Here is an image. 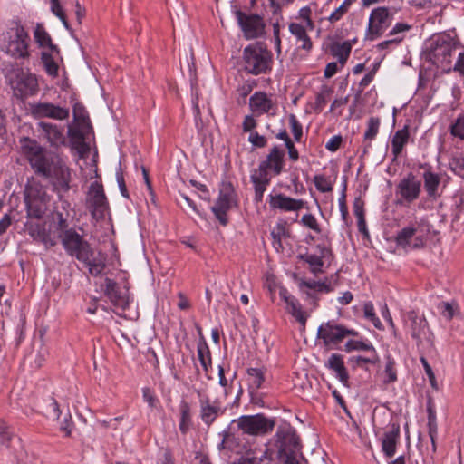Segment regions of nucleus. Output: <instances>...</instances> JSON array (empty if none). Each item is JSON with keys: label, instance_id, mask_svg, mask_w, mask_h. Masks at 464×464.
<instances>
[{"label": "nucleus", "instance_id": "338daca9", "mask_svg": "<svg viewBox=\"0 0 464 464\" xmlns=\"http://www.w3.org/2000/svg\"><path fill=\"white\" fill-rule=\"evenodd\" d=\"M342 141L343 139L340 135L333 136L325 144V148L328 150L334 152L340 148Z\"/></svg>", "mask_w": 464, "mask_h": 464}, {"label": "nucleus", "instance_id": "6e6d98bb", "mask_svg": "<svg viewBox=\"0 0 464 464\" xmlns=\"http://www.w3.org/2000/svg\"><path fill=\"white\" fill-rule=\"evenodd\" d=\"M450 165L457 175L464 178V156L453 158L450 161Z\"/></svg>", "mask_w": 464, "mask_h": 464}, {"label": "nucleus", "instance_id": "8fccbe9b", "mask_svg": "<svg viewBox=\"0 0 464 464\" xmlns=\"http://www.w3.org/2000/svg\"><path fill=\"white\" fill-rule=\"evenodd\" d=\"M345 351L346 352H352V351H368L372 350L373 351V345L371 343H364L362 341H353L350 340L348 341L345 345Z\"/></svg>", "mask_w": 464, "mask_h": 464}, {"label": "nucleus", "instance_id": "680f3d73", "mask_svg": "<svg viewBox=\"0 0 464 464\" xmlns=\"http://www.w3.org/2000/svg\"><path fill=\"white\" fill-rule=\"evenodd\" d=\"M353 213L357 220L365 218L364 203L360 198H356L353 202Z\"/></svg>", "mask_w": 464, "mask_h": 464}, {"label": "nucleus", "instance_id": "f704fd0d", "mask_svg": "<svg viewBox=\"0 0 464 464\" xmlns=\"http://www.w3.org/2000/svg\"><path fill=\"white\" fill-rule=\"evenodd\" d=\"M179 430L182 434H187L192 426V415L191 407L185 400H182L179 403Z\"/></svg>", "mask_w": 464, "mask_h": 464}, {"label": "nucleus", "instance_id": "5701e85b", "mask_svg": "<svg viewBox=\"0 0 464 464\" xmlns=\"http://www.w3.org/2000/svg\"><path fill=\"white\" fill-rule=\"evenodd\" d=\"M284 156L285 151L279 149L277 146H274L269 153L267 154L266 160H262L259 163L258 169L268 172V170H272L275 175H279L284 167Z\"/></svg>", "mask_w": 464, "mask_h": 464}, {"label": "nucleus", "instance_id": "a19ab883", "mask_svg": "<svg viewBox=\"0 0 464 464\" xmlns=\"http://www.w3.org/2000/svg\"><path fill=\"white\" fill-rule=\"evenodd\" d=\"M247 374L250 387L256 390L261 388L265 381L264 370L260 368H249L247 370Z\"/></svg>", "mask_w": 464, "mask_h": 464}, {"label": "nucleus", "instance_id": "de8ad7c7", "mask_svg": "<svg viewBox=\"0 0 464 464\" xmlns=\"http://www.w3.org/2000/svg\"><path fill=\"white\" fill-rule=\"evenodd\" d=\"M364 317L371 321L377 329H382V324L374 312L373 304L371 302L365 303L363 305Z\"/></svg>", "mask_w": 464, "mask_h": 464}, {"label": "nucleus", "instance_id": "37998d69", "mask_svg": "<svg viewBox=\"0 0 464 464\" xmlns=\"http://www.w3.org/2000/svg\"><path fill=\"white\" fill-rule=\"evenodd\" d=\"M450 134L464 140V112L460 113L450 126Z\"/></svg>", "mask_w": 464, "mask_h": 464}, {"label": "nucleus", "instance_id": "4be33fe9", "mask_svg": "<svg viewBox=\"0 0 464 464\" xmlns=\"http://www.w3.org/2000/svg\"><path fill=\"white\" fill-rule=\"evenodd\" d=\"M53 179V184L58 191L67 192L70 189L71 172L69 168L63 163L60 160L51 169L50 178Z\"/></svg>", "mask_w": 464, "mask_h": 464}, {"label": "nucleus", "instance_id": "dca6fc26", "mask_svg": "<svg viewBox=\"0 0 464 464\" xmlns=\"http://www.w3.org/2000/svg\"><path fill=\"white\" fill-rule=\"evenodd\" d=\"M199 402V417L204 424L210 426L217 418L223 414L224 411L220 403L217 401H211L210 398L204 394L201 391L198 390Z\"/></svg>", "mask_w": 464, "mask_h": 464}, {"label": "nucleus", "instance_id": "b1692460", "mask_svg": "<svg viewBox=\"0 0 464 464\" xmlns=\"http://www.w3.org/2000/svg\"><path fill=\"white\" fill-rule=\"evenodd\" d=\"M37 131L40 132L52 146L58 147L64 144L65 139L63 133V128L50 122L40 121L36 125Z\"/></svg>", "mask_w": 464, "mask_h": 464}, {"label": "nucleus", "instance_id": "e2e57ef3", "mask_svg": "<svg viewBox=\"0 0 464 464\" xmlns=\"http://www.w3.org/2000/svg\"><path fill=\"white\" fill-rule=\"evenodd\" d=\"M420 362L424 368V371L426 372V374L428 375L429 377V380H430V382L431 384L432 387H435L436 385V380H435V374L432 371V368L431 366L429 364L427 359L423 356L420 357Z\"/></svg>", "mask_w": 464, "mask_h": 464}, {"label": "nucleus", "instance_id": "69168bd1", "mask_svg": "<svg viewBox=\"0 0 464 464\" xmlns=\"http://www.w3.org/2000/svg\"><path fill=\"white\" fill-rule=\"evenodd\" d=\"M256 121L252 115H246L242 123V129L245 132L255 131L254 129L256 127Z\"/></svg>", "mask_w": 464, "mask_h": 464}, {"label": "nucleus", "instance_id": "cd10ccee", "mask_svg": "<svg viewBox=\"0 0 464 464\" xmlns=\"http://www.w3.org/2000/svg\"><path fill=\"white\" fill-rule=\"evenodd\" d=\"M34 39L39 48L47 49L60 55L59 47L53 44V40L49 33L45 30L41 23H37L34 30Z\"/></svg>", "mask_w": 464, "mask_h": 464}, {"label": "nucleus", "instance_id": "4c0bfd02", "mask_svg": "<svg viewBox=\"0 0 464 464\" xmlns=\"http://www.w3.org/2000/svg\"><path fill=\"white\" fill-rule=\"evenodd\" d=\"M198 357L206 372H208V368L211 367V353L206 341L201 338L197 347Z\"/></svg>", "mask_w": 464, "mask_h": 464}, {"label": "nucleus", "instance_id": "c85d7f7f", "mask_svg": "<svg viewBox=\"0 0 464 464\" xmlns=\"http://www.w3.org/2000/svg\"><path fill=\"white\" fill-rule=\"evenodd\" d=\"M325 366L336 373V377L340 382L347 386L349 375L344 366L343 357L339 353H333L329 357Z\"/></svg>", "mask_w": 464, "mask_h": 464}, {"label": "nucleus", "instance_id": "3c124183", "mask_svg": "<svg viewBox=\"0 0 464 464\" xmlns=\"http://www.w3.org/2000/svg\"><path fill=\"white\" fill-rule=\"evenodd\" d=\"M289 123L291 126V130L294 135V139L296 141H300L303 136V127L300 122L297 121L296 117L294 114H291L289 117Z\"/></svg>", "mask_w": 464, "mask_h": 464}, {"label": "nucleus", "instance_id": "f257e3e1", "mask_svg": "<svg viewBox=\"0 0 464 464\" xmlns=\"http://www.w3.org/2000/svg\"><path fill=\"white\" fill-rule=\"evenodd\" d=\"M61 243L72 257L76 258L88 267L89 274L92 276L102 275L106 267L105 259L94 256V250L91 244L83 238L75 229H65L60 235Z\"/></svg>", "mask_w": 464, "mask_h": 464}, {"label": "nucleus", "instance_id": "f3484780", "mask_svg": "<svg viewBox=\"0 0 464 464\" xmlns=\"http://www.w3.org/2000/svg\"><path fill=\"white\" fill-rule=\"evenodd\" d=\"M316 249L318 250L319 255L306 252L297 256L299 260H302L309 265V270L314 276L324 273V259H329L333 257L332 249L325 245L318 244L316 246Z\"/></svg>", "mask_w": 464, "mask_h": 464}, {"label": "nucleus", "instance_id": "7c9ffc66", "mask_svg": "<svg viewBox=\"0 0 464 464\" xmlns=\"http://www.w3.org/2000/svg\"><path fill=\"white\" fill-rule=\"evenodd\" d=\"M251 111L256 115L269 112L273 107L271 99L265 92H255L249 99Z\"/></svg>", "mask_w": 464, "mask_h": 464}, {"label": "nucleus", "instance_id": "6e6552de", "mask_svg": "<svg viewBox=\"0 0 464 464\" xmlns=\"http://www.w3.org/2000/svg\"><path fill=\"white\" fill-rule=\"evenodd\" d=\"M359 334L334 320L322 324L317 330V339L322 340L324 346L330 347L341 343L348 336H357Z\"/></svg>", "mask_w": 464, "mask_h": 464}, {"label": "nucleus", "instance_id": "2f4dec72", "mask_svg": "<svg viewBox=\"0 0 464 464\" xmlns=\"http://www.w3.org/2000/svg\"><path fill=\"white\" fill-rule=\"evenodd\" d=\"M381 121L378 117H371L367 121V129L363 135L362 154L366 155L372 149V141L379 133Z\"/></svg>", "mask_w": 464, "mask_h": 464}, {"label": "nucleus", "instance_id": "13d9d810", "mask_svg": "<svg viewBox=\"0 0 464 464\" xmlns=\"http://www.w3.org/2000/svg\"><path fill=\"white\" fill-rule=\"evenodd\" d=\"M438 308L441 314L447 319L451 320L454 316V308L452 304L448 302H441L439 304Z\"/></svg>", "mask_w": 464, "mask_h": 464}, {"label": "nucleus", "instance_id": "58836bf2", "mask_svg": "<svg viewBox=\"0 0 464 464\" xmlns=\"http://www.w3.org/2000/svg\"><path fill=\"white\" fill-rule=\"evenodd\" d=\"M288 312L303 325H305L306 316L302 310V306L298 300L293 296L286 300Z\"/></svg>", "mask_w": 464, "mask_h": 464}, {"label": "nucleus", "instance_id": "774afa93", "mask_svg": "<svg viewBox=\"0 0 464 464\" xmlns=\"http://www.w3.org/2000/svg\"><path fill=\"white\" fill-rule=\"evenodd\" d=\"M285 235L286 227L285 223H277L274 230L271 232V236L274 240H280V238Z\"/></svg>", "mask_w": 464, "mask_h": 464}, {"label": "nucleus", "instance_id": "603ef678", "mask_svg": "<svg viewBox=\"0 0 464 464\" xmlns=\"http://www.w3.org/2000/svg\"><path fill=\"white\" fill-rule=\"evenodd\" d=\"M301 223L317 233L321 232L319 224L315 217L312 214H304L301 218Z\"/></svg>", "mask_w": 464, "mask_h": 464}, {"label": "nucleus", "instance_id": "a211bd4d", "mask_svg": "<svg viewBox=\"0 0 464 464\" xmlns=\"http://www.w3.org/2000/svg\"><path fill=\"white\" fill-rule=\"evenodd\" d=\"M32 115L36 119L51 118L65 120L69 117V111L51 102H36L30 105Z\"/></svg>", "mask_w": 464, "mask_h": 464}, {"label": "nucleus", "instance_id": "72a5a7b5", "mask_svg": "<svg viewBox=\"0 0 464 464\" xmlns=\"http://www.w3.org/2000/svg\"><path fill=\"white\" fill-rule=\"evenodd\" d=\"M289 31L296 38L297 41L302 43V49L305 51H310L312 49V41L307 34L306 29L304 25L297 23H291L289 24Z\"/></svg>", "mask_w": 464, "mask_h": 464}, {"label": "nucleus", "instance_id": "2eb2a0df", "mask_svg": "<svg viewBox=\"0 0 464 464\" xmlns=\"http://www.w3.org/2000/svg\"><path fill=\"white\" fill-rule=\"evenodd\" d=\"M237 22L247 39H255L264 33L265 24L258 14H246L242 11H237Z\"/></svg>", "mask_w": 464, "mask_h": 464}, {"label": "nucleus", "instance_id": "a18cd8bd", "mask_svg": "<svg viewBox=\"0 0 464 464\" xmlns=\"http://www.w3.org/2000/svg\"><path fill=\"white\" fill-rule=\"evenodd\" d=\"M428 430H429V436L430 438L431 444H432V451L435 452L436 451L435 440H436V436H437V432H438V426H437L436 416L431 411H429V415H428Z\"/></svg>", "mask_w": 464, "mask_h": 464}, {"label": "nucleus", "instance_id": "5fc2aeb1", "mask_svg": "<svg viewBox=\"0 0 464 464\" xmlns=\"http://www.w3.org/2000/svg\"><path fill=\"white\" fill-rule=\"evenodd\" d=\"M248 141L256 148H264L266 146L267 140L265 136L260 135L257 131H252L249 134Z\"/></svg>", "mask_w": 464, "mask_h": 464}, {"label": "nucleus", "instance_id": "bb28decb", "mask_svg": "<svg viewBox=\"0 0 464 464\" xmlns=\"http://www.w3.org/2000/svg\"><path fill=\"white\" fill-rule=\"evenodd\" d=\"M399 437L400 426L393 423L391 430L384 433L382 440V450L387 458H392L395 455Z\"/></svg>", "mask_w": 464, "mask_h": 464}, {"label": "nucleus", "instance_id": "0e129e2a", "mask_svg": "<svg viewBox=\"0 0 464 464\" xmlns=\"http://www.w3.org/2000/svg\"><path fill=\"white\" fill-rule=\"evenodd\" d=\"M116 179H117V182H118V185H119V188H120L121 194L124 198H129V193H128L127 187H126V184H125L123 173H122L121 169H119V170H117V172H116Z\"/></svg>", "mask_w": 464, "mask_h": 464}, {"label": "nucleus", "instance_id": "c9c22d12", "mask_svg": "<svg viewBox=\"0 0 464 464\" xmlns=\"http://www.w3.org/2000/svg\"><path fill=\"white\" fill-rule=\"evenodd\" d=\"M55 56H58L56 53H53L50 50L41 53V62L47 74L52 77H57L59 72V66L55 61Z\"/></svg>", "mask_w": 464, "mask_h": 464}, {"label": "nucleus", "instance_id": "e433bc0d", "mask_svg": "<svg viewBox=\"0 0 464 464\" xmlns=\"http://www.w3.org/2000/svg\"><path fill=\"white\" fill-rule=\"evenodd\" d=\"M333 56L337 58L339 63L343 65L352 51V44L349 41H345L342 44L334 43L330 47Z\"/></svg>", "mask_w": 464, "mask_h": 464}, {"label": "nucleus", "instance_id": "20e7f679", "mask_svg": "<svg viewBox=\"0 0 464 464\" xmlns=\"http://www.w3.org/2000/svg\"><path fill=\"white\" fill-rule=\"evenodd\" d=\"M25 218H44L48 209L49 198L44 186L34 178L28 179L24 192Z\"/></svg>", "mask_w": 464, "mask_h": 464}, {"label": "nucleus", "instance_id": "39448f33", "mask_svg": "<svg viewBox=\"0 0 464 464\" xmlns=\"http://www.w3.org/2000/svg\"><path fill=\"white\" fill-rule=\"evenodd\" d=\"M22 148L34 172L44 178H50L51 169L58 159L47 154L36 140L29 138L24 140Z\"/></svg>", "mask_w": 464, "mask_h": 464}, {"label": "nucleus", "instance_id": "6ab92c4d", "mask_svg": "<svg viewBox=\"0 0 464 464\" xmlns=\"http://www.w3.org/2000/svg\"><path fill=\"white\" fill-rule=\"evenodd\" d=\"M268 203L271 209H279L281 211H298L304 208L305 202L303 199H296L285 194L278 193L268 196Z\"/></svg>", "mask_w": 464, "mask_h": 464}, {"label": "nucleus", "instance_id": "a878e982", "mask_svg": "<svg viewBox=\"0 0 464 464\" xmlns=\"http://www.w3.org/2000/svg\"><path fill=\"white\" fill-rule=\"evenodd\" d=\"M250 179L254 185V200L256 203H261L263 200L264 193L266 190V187L271 181V177L269 176L268 172H264L258 169H255L251 172Z\"/></svg>", "mask_w": 464, "mask_h": 464}, {"label": "nucleus", "instance_id": "aec40b11", "mask_svg": "<svg viewBox=\"0 0 464 464\" xmlns=\"http://www.w3.org/2000/svg\"><path fill=\"white\" fill-rule=\"evenodd\" d=\"M38 91V82L35 75L32 73L22 74L14 87V96L24 101L29 96L34 95Z\"/></svg>", "mask_w": 464, "mask_h": 464}, {"label": "nucleus", "instance_id": "79ce46f5", "mask_svg": "<svg viewBox=\"0 0 464 464\" xmlns=\"http://www.w3.org/2000/svg\"><path fill=\"white\" fill-rule=\"evenodd\" d=\"M386 364L384 369V383H392L397 381V372L395 369V360L391 355H386Z\"/></svg>", "mask_w": 464, "mask_h": 464}, {"label": "nucleus", "instance_id": "ddd939ff", "mask_svg": "<svg viewBox=\"0 0 464 464\" xmlns=\"http://www.w3.org/2000/svg\"><path fill=\"white\" fill-rule=\"evenodd\" d=\"M86 207L92 217L96 220L104 218L106 212L109 210V202L103 186L99 181L91 183L86 195Z\"/></svg>", "mask_w": 464, "mask_h": 464}, {"label": "nucleus", "instance_id": "423d86ee", "mask_svg": "<svg viewBox=\"0 0 464 464\" xmlns=\"http://www.w3.org/2000/svg\"><path fill=\"white\" fill-rule=\"evenodd\" d=\"M245 70L258 75L266 73L272 69V54L262 44H254L246 46L243 52Z\"/></svg>", "mask_w": 464, "mask_h": 464}, {"label": "nucleus", "instance_id": "7ed1b4c3", "mask_svg": "<svg viewBox=\"0 0 464 464\" xmlns=\"http://www.w3.org/2000/svg\"><path fill=\"white\" fill-rule=\"evenodd\" d=\"M277 455L283 459V464H307L305 460L299 461L298 457L303 459L301 452L302 446L300 438L292 428L279 429L276 433Z\"/></svg>", "mask_w": 464, "mask_h": 464}, {"label": "nucleus", "instance_id": "ea45409f", "mask_svg": "<svg viewBox=\"0 0 464 464\" xmlns=\"http://www.w3.org/2000/svg\"><path fill=\"white\" fill-rule=\"evenodd\" d=\"M370 354L369 356H353L350 358V362L353 364V366H359L362 367L364 363H370V364H377L380 362V357L377 353V351L375 348L372 350L367 351Z\"/></svg>", "mask_w": 464, "mask_h": 464}, {"label": "nucleus", "instance_id": "c756f323", "mask_svg": "<svg viewBox=\"0 0 464 464\" xmlns=\"http://www.w3.org/2000/svg\"><path fill=\"white\" fill-rule=\"evenodd\" d=\"M410 140L409 126L405 125L402 129L396 130L392 138V153L393 155L392 160H396L401 154L404 147Z\"/></svg>", "mask_w": 464, "mask_h": 464}, {"label": "nucleus", "instance_id": "4468645a", "mask_svg": "<svg viewBox=\"0 0 464 464\" xmlns=\"http://www.w3.org/2000/svg\"><path fill=\"white\" fill-rule=\"evenodd\" d=\"M421 191V181L413 173H408L396 186V194L400 203L411 204L419 198Z\"/></svg>", "mask_w": 464, "mask_h": 464}, {"label": "nucleus", "instance_id": "49530a36", "mask_svg": "<svg viewBox=\"0 0 464 464\" xmlns=\"http://www.w3.org/2000/svg\"><path fill=\"white\" fill-rule=\"evenodd\" d=\"M300 286H304L309 289L316 290L318 292L330 293L333 291V287L330 284L317 281H302Z\"/></svg>", "mask_w": 464, "mask_h": 464}, {"label": "nucleus", "instance_id": "09e8293b", "mask_svg": "<svg viewBox=\"0 0 464 464\" xmlns=\"http://www.w3.org/2000/svg\"><path fill=\"white\" fill-rule=\"evenodd\" d=\"M314 183L320 192L325 193L333 190L332 182L324 175H315L314 177Z\"/></svg>", "mask_w": 464, "mask_h": 464}, {"label": "nucleus", "instance_id": "9b49d317", "mask_svg": "<svg viewBox=\"0 0 464 464\" xmlns=\"http://www.w3.org/2000/svg\"><path fill=\"white\" fill-rule=\"evenodd\" d=\"M24 231L36 243L43 244L46 248L56 245L57 241L52 235L50 226L44 218H25Z\"/></svg>", "mask_w": 464, "mask_h": 464}, {"label": "nucleus", "instance_id": "052dcab7", "mask_svg": "<svg viewBox=\"0 0 464 464\" xmlns=\"http://www.w3.org/2000/svg\"><path fill=\"white\" fill-rule=\"evenodd\" d=\"M15 437L12 434V432L5 427H0V444L5 445L6 447H10V443L13 439Z\"/></svg>", "mask_w": 464, "mask_h": 464}, {"label": "nucleus", "instance_id": "473e14b6", "mask_svg": "<svg viewBox=\"0 0 464 464\" xmlns=\"http://www.w3.org/2000/svg\"><path fill=\"white\" fill-rule=\"evenodd\" d=\"M422 178L427 195L434 200L437 199L440 196V193L439 192L441 181L440 176L430 170H426L423 172Z\"/></svg>", "mask_w": 464, "mask_h": 464}, {"label": "nucleus", "instance_id": "f8f14e48", "mask_svg": "<svg viewBox=\"0 0 464 464\" xmlns=\"http://www.w3.org/2000/svg\"><path fill=\"white\" fill-rule=\"evenodd\" d=\"M392 20L393 15L390 13L388 7L374 8L369 17L365 38L370 41L378 39L391 26Z\"/></svg>", "mask_w": 464, "mask_h": 464}, {"label": "nucleus", "instance_id": "9d476101", "mask_svg": "<svg viewBox=\"0 0 464 464\" xmlns=\"http://www.w3.org/2000/svg\"><path fill=\"white\" fill-rule=\"evenodd\" d=\"M237 205V195L231 182L223 181L220 185L219 195L211 208L216 218L222 226L228 223L227 212Z\"/></svg>", "mask_w": 464, "mask_h": 464}, {"label": "nucleus", "instance_id": "c03bdc74", "mask_svg": "<svg viewBox=\"0 0 464 464\" xmlns=\"http://www.w3.org/2000/svg\"><path fill=\"white\" fill-rule=\"evenodd\" d=\"M333 92V90L327 86H324L322 91L316 95V98H315V102H314V110L315 111L317 112H321L328 99H329V96L331 95V93Z\"/></svg>", "mask_w": 464, "mask_h": 464}, {"label": "nucleus", "instance_id": "bf43d9fd", "mask_svg": "<svg viewBox=\"0 0 464 464\" xmlns=\"http://www.w3.org/2000/svg\"><path fill=\"white\" fill-rule=\"evenodd\" d=\"M403 40V36H398L392 39L382 41L376 45V48L380 51L390 49L397 46Z\"/></svg>", "mask_w": 464, "mask_h": 464}, {"label": "nucleus", "instance_id": "4d7b16f0", "mask_svg": "<svg viewBox=\"0 0 464 464\" xmlns=\"http://www.w3.org/2000/svg\"><path fill=\"white\" fill-rule=\"evenodd\" d=\"M46 414L49 418L53 420L59 419L61 415L60 406L54 398H51V402L47 407Z\"/></svg>", "mask_w": 464, "mask_h": 464}, {"label": "nucleus", "instance_id": "1a4fd4ad", "mask_svg": "<svg viewBox=\"0 0 464 464\" xmlns=\"http://www.w3.org/2000/svg\"><path fill=\"white\" fill-rule=\"evenodd\" d=\"M237 428L244 434L252 436H263L271 432L275 427V420L266 417L263 414L243 415L237 420H234Z\"/></svg>", "mask_w": 464, "mask_h": 464}, {"label": "nucleus", "instance_id": "393cba45", "mask_svg": "<svg viewBox=\"0 0 464 464\" xmlns=\"http://www.w3.org/2000/svg\"><path fill=\"white\" fill-rule=\"evenodd\" d=\"M428 225L427 220L420 219V221H415V223H411L408 227H403L396 235L395 242L397 246L405 250L408 249L411 245V242L415 234L420 229V227L424 226L428 227Z\"/></svg>", "mask_w": 464, "mask_h": 464}, {"label": "nucleus", "instance_id": "412c9836", "mask_svg": "<svg viewBox=\"0 0 464 464\" xmlns=\"http://www.w3.org/2000/svg\"><path fill=\"white\" fill-rule=\"evenodd\" d=\"M105 295L111 303L121 310H125L129 306V295L127 289H121L117 283L112 279H105Z\"/></svg>", "mask_w": 464, "mask_h": 464}, {"label": "nucleus", "instance_id": "f03ea898", "mask_svg": "<svg viewBox=\"0 0 464 464\" xmlns=\"http://www.w3.org/2000/svg\"><path fill=\"white\" fill-rule=\"evenodd\" d=\"M30 36L19 21H13L4 34L2 51L14 59H28Z\"/></svg>", "mask_w": 464, "mask_h": 464}, {"label": "nucleus", "instance_id": "0eeeda50", "mask_svg": "<svg viewBox=\"0 0 464 464\" xmlns=\"http://www.w3.org/2000/svg\"><path fill=\"white\" fill-rule=\"evenodd\" d=\"M455 49L456 43L450 34H439L432 40L430 51V60L437 66H450Z\"/></svg>", "mask_w": 464, "mask_h": 464}, {"label": "nucleus", "instance_id": "864d4df0", "mask_svg": "<svg viewBox=\"0 0 464 464\" xmlns=\"http://www.w3.org/2000/svg\"><path fill=\"white\" fill-rule=\"evenodd\" d=\"M345 191H346V181H344L343 183V190H342V194H341V197L339 198V208H340V212H341V215H342V218L344 222L347 221V218H348V215H349V212H348V208H347V205H346V194H345Z\"/></svg>", "mask_w": 464, "mask_h": 464}]
</instances>
